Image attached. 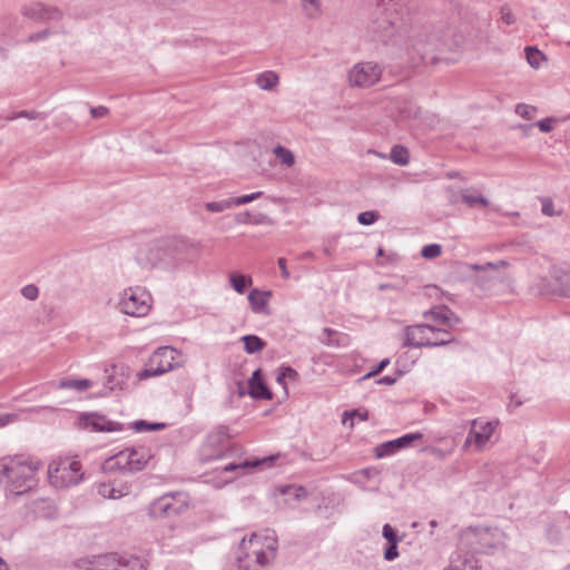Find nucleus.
Returning a JSON list of instances; mask_svg holds the SVG:
<instances>
[{
  "instance_id": "obj_25",
  "label": "nucleus",
  "mask_w": 570,
  "mask_h": 570,
  "mask_svg": "<svg viewBox=\"0 0 570 570\" xmlns=\"http://www.w3.org/2000/svg\"><path fill=\"white\" fill-rule=\"evenodd\" d=\"M97 493L105 499H119L129 493V487L115 488L111 483L97 484Z\"/></svg>"
},
{
  "instance_id": "obj_19",
  "label": "nucleus",
  "mask_w": 570,
  "mask_h": 570,
  "mask_svg": "<svg viewBox=\"0 0 570 570\" xmlns=\"http://www.w3.org/2000/svg\"><path fill=\"white\" fill-rule=\"evenodd\" d=\"M130 452L129 448L119 451L114 456L107 459L104 469L108 471H120L121 473H130Z\"/></svg>"
},
{
  "instance_id": "obj_10",
  "label": "nucleus",
  "mask_w": 570,
  "mask_h": 570,
  "mask_svg": "<svg viewBox=\"0 0 570 570\" xmlns=\"http://www.w3.org/2000/svg\"><path fill=\"white\" fill-rule=\"evenodd\" d=\"M118 306L124 314L141 317L147 315L150 309L151 296L144 288L130 287L124 291Z\"/></svg>"
},
{
  "instance_id": "obj_6",
  "label": "nucleus",
  "mask_w": 570,
  "mask_h": 570,
  "mask_svg": "<svg viewBox=\"0 0 570 570\" xmlns=\"http://www.w3.org/2000/svg\"><path fill=\"white\" fill-rule=\"evenodd\" d=\"M181 353L170 346L158 347L149 358L147 367L138 373L139 380L161 375L179 366Z\"/></svg>"
},
{
  "instance_id": "obj_41",
  "label": "nucleus",
  "mask_w": 570,
  "mask_h": 570,
  "mask_svg": "<svg viewBox=\"0 0 570 570\" xmlns=\"http://www.w3.org/2000/svg\"><path fill=\"white\" fill-rule=\"evenodd\" d=\"M379 217H380V215L377 212H373V210L363 212V213L358 214L357 222L361 225L367 226V225L374 224L379 219Z\"/></svg>"
},
{
  "instance_id": "obj_12",
  "label": "nucleus",
  "mask_w": 570,
  "mask_h": 570,
  "mask_svg": "<svg viewBox=\"0 0 570 570\" xmlns=\"http://www.w3.org/2000/svg\"><path fill=\"white\" fill-rule=\"evenodd\" d=\"M382 71L379 63L372 61L358 62L350 70L348 81L351 86L367 88L381 79Z\"/></svg>"
},
{
  "instance_id": "obj_21",
  "label": "nucleus",
  "mask_w": 570,
  "mask_h": 570,
  "mask_svg": "<svg viewBox=\"0 0 570 570\" xmlns=\"http://www.w3.org/2000/svg\"><path fill=\"white\" fill-rule=\"evenodd\" d=\"M130 473L141 471L151 459L150 450L145 446L129 448Z\"/></svg>"
},
{
  "instance_id": "obj_23",
  "label": "nucleus",
  "mask_w": 570,
  "mask_h": 570,
  "mask_svg": "<svg viewBox=\"0 0 570 570\" xmlns=\"http://www.w3.org/2000/svg\"><path fill=\"white\" fill-rule=\"evenodd\" d=\"M461 200L470 208L489 206V200L472 187L461 191Z\"/></svg>"
},
{
  "instance_id": "obj_13",
  "label": "nucleus",
  "mask_w": 570,
  "mask_h": 570,
  "mask_svg": "<svg viewBox=\"0 0 570 570\" xmlns=\"http://www.w3.org/2000/svg\"><path fill=\"white\" fill-rule=\"evenodd\" d=\"M98 566L101 570H141L140 560L131 556H121L118 553H107L99 557Z\"/></svg>"
},
{
  "instance_id": "obj_36",
  "label": "nucleus",
  "mask_w": 570,
  "mask_h": 570,
  "mask_svg": "<svg viewBox=\"0 0 570 570\" xmlns=\"http://www.w3.org/2000/svg\"><path fill=\"white\" fill-rule=\"evenodd\" d=\"M354 417H357L361 421H366L368 419V411L364 410V409H355L352 411H345L343 414L342 422H343V424H346L347 420L350 419L351 420L350 426L353 428V425H354L353 419Z\"/></svg>"
},
{
  "instance_id": "obj_32",
  "label": "nucleus",
  "mask_w": 570,
  "mask_h": 570,
  "mask_svg": "<svg viewBox=\"0 0 570 570\" xmlns=\"http://www.w3.org/2000/svg\"><path fill=\"white\" fill-rule=\"evenodd\" d=\"M442 27H424L412 38V45L415 43L420 38L423 40L429 39L430 42H436L438 38H441Z\"/></svg>"
},
{
  "instance_id": "obj_15",
  "label": "nucleus",
  "mask_w": 570,
  "mask_h": 570,
  "mask_svg": "<svg viewBox=\"0 0 570 570\" xmlns=\"http://www.w3.org/2000/svg\"><path fill=\"white\" fill-rule=\"evenodd\" d=\"M81 428H91L96 432H116L121 431L122 425L118 422L108 420L105 415L98 413H81L78 417Z\"/></svg>"
},
{
  "instance_id": "obj_20",
  "label": "nucleus",
  "mask_w": 570,
  "mask_h": 570,
  "mask_svg": "<svg viewBox=\"0 0 570 570\" xmlns=\"http://www.w3.org/2000/svg\"><path fill=\"white\" fill-rule=\"evenodd\" d=\"M425 317L431 316L433 321L453 327L458 325L461 320L448 306H440L432 308L424 314Z\"/></svg>"
},
{
  "instance_id": "obj_17",
  "label": "nucleus",
  "mask_w": 570,
  "mask_h": 570,
  "mask_svg": "<svg viewBox=\"0 0 570 570\" xmlns=\"http://www.w3.org/2000/svg\"><path fill=\"white\" fill-rule=\"evenodd\" d=\"M423 439L420 432L409 433L399 439L384 442L375 448L376 458H384L394 454L400 449L411 445L414 441Z\"/></svg>"
},
{
  "instance_id": "obj_55",
  "label": "nucleus",
  "mask_w": 570,
  "mask_h": 570,
  "mask_svg": "<svg viewBox=\"0 0 570 570\" xmlns=\"http://www.w3.org/2000/svg\"><path fill=\"white\" fill-rule=\"evenodd\" d=\"M12 32H13V27L11 26L10 19L9 18L1 19L0 20V33L7 35V33H12Z\"/></svg>"
},
{
  "instance_id": "obj_24",
  "label": "nucleus",
  "mask_w": 570,
  "mask_h": 570,
  "mask_svg": "<svg viewBox=\"0 0 570 570\" xmlns=\"http://www.w3.org/2000/svg\"><path fill=\"white\" fill-rule=\"evenodd\" d=\"M275 460H276V456H267L262 460H255L253 462H250V461H243L240 463L229 462V463L225 464L224 466H222V469L225 472H232V471H236V470H246L249 466H252V468H257L261 465L272 466V464Z\"/></svg>"
},
{
  "instance_id": "obj_11",
  "label": "nucleus",
  "mask_w": 570,
  "mask_h": 570,
  "mask_svg": "<svg viewBox=\"0 0 570 570\" xmlns=\"http://www.w3.org/2000/svg\"><path fill=\"white\" fill-rule=\"evenodd\" d=\"M187 508V494L184 492L166 493L151 502L148 508L151 518H169L180 514Z\"/></svg>"
},
{
  "instance_id": "obj_44",
  "label": "nucleus",
  "mask_w": 570,
  "mask_h": 570,
  "mask_svg": "<svg viewBox=\"0 0 570 570\" xmlns=\"http://www.w3.org/2000/svg\"><path fill=\"white\" fill-rule=\"evenodd\" d=\"M303 7L308 17H314L320 10V0H303Z\"/></svg>"
},
{
  "instance_id": "obj_47",
  "label": "nucleus",
  "mask_w": 570,
  "mask_h": 570,
  "mask_svg": "<svg viewBox=\"0 0 570 570\" xmlns=\"http://www.w3.org/2000/svg\"><path fill=\"white\" fill-rule=\"evenodd\" d=\"M323 333L326 335V338H321L322 343L328 345V346H332V345H340L338 341L334 340L333 337L337 335V332L330 328V327H325L323 330Z\"/></svg>"
},
{
  "instance_id": "obj_29",
  "label": "nucleus",
  "mask_w": 570,
  "mask_h": 570,
  "mask_svg": "<svg viewBox=\"0 0 570 570\" xmlns=\"http://www.w3.org/2000/svg\"><path fill=\"white\" fill-rule=\"evenodd\" d=\"M240 341L244 343V350L248 354L258 353L266 346V342L257 335H244Z\"/></svg>"
},
{
  "instance_id": "obj_31",
  "label": "nucleus",
  "mask_w": 570,
  "mask_h": 570,
  "mask_svg": "<svg viewBox=\"0 0 570 570\" xmlns=\"http://www.w3.org/2000/svg\"><path fill=\"white\" fill-rule=\"evenodd\" d=\"M390 158L394 164L405 166L410 161L409 149L402 145H395L391 149Z\"/></svg>"
},
{
  "instance_id": "obj_39",
  "label": "nucleus",
  "mask_w": 570,
  "mask_h": 570,
  "mask_svg": "<svg viewBox=\"0 0 570 570\" xmlns=\"http://www.w3.org/2000/svg\"><path fill=\"white\" fill-rule=\"evenodd\" d=\"M442 253V247L439 244H430L422 248L421 255L426 259H432L440 256Z\"/></svg>"
},
{
  "instance_id": "obj_64",
  "label": "nucleus",
  "mask_w": 570,
  "mask_h": 570,
  "mask_svg": "<svg viewBox=\"0 0 570 570\" xmlns=\"http://www.w3.org/2000/svg\"><path fill=\"white\" fill-rule=\"evenodd\" d=\"M434 336H430L432 340H441V338H446L449 336H452L448 331H446V334H443V333H432Z\"/></svg>"
},
{
  "instance_id": "obj_60",
  "label": "nucleus",
  "mask_w": 570,
  "mask_h": 570,
  "mask_svg": "<svg viewBox=\"0 0 570 570\" xmlns=\"http://www.w3.org/2000/svg\"><path fill=\"white\" fill-rule=\"evenodd\" d=\"M294 490V497L297 500H302L303 498H306L307 491L303 487L293 488Z\"/></svg>"
},
{
  "instance_id": "obj_50",
  "label": "nucleus",
  "mask_w": 570,
  "mask_h": 570,
  "mask_svg": "<svg viewBox=\"0 0 570 570\" xmlns=\"http://www.w3.org/2000/svg\"><path fill=\"white\" fill-rule=\"evenodd\" d=\"M389 364H390V360L389 358L382 360L371 372L365 374L362 377V380H366L368 377L379 375Z\"/></svg>"
},
{
  "instance_id": "obj_48",
  "label": "nucleus",
  "mask_w": 570,
  "mask_h": 570,
  "mask_svg": "<svg viewBox=\"0 0 570 570\" xmlns=\"http://www.w3.org/2000/svg\"><path fill=\"white\" fill-rule=\"evenodd\" d=\"M541 203H542V213L546 215V216H554L557 215L558 213L554 210V205H553V202L550 199V198H542L541 199Z\"/></svg>"
},
{
  "instance_id": "obj_33",
  "label": "nucleus",
  "mask_w": 570,
  "mask_h": 570,
  "mask_svg": "<svg viewBox=\"0 0 570 570\" xmlns=\"http://www.w3.org/2000/svg\"><path fill=\"white\" fill-rule=\"evenodd\" d=\"M229 282L232 287L238 293L243 294L248 285L252 284V277L244 274H230Z\"/></svg>"
},
{
  "instance_id": "obj_38",
  "label": "nucleus",
  "mask_w": 570,
  "mask_h": 570,
  "mask_svg": "<svg viewBox=\"0 0 570 570\" xmlns=\"http://www.w3.org/2000/svg\"><path fill=\"white\" fill-rule=\"evenodd\" d=\"M205 207L207 210L212 212V213H220V212H224L225 209H228L232 207V203L228 199H224V200H220V202H209V203H206L205 204Z\"/></svg>"
},
{
  "instance_id": "obj_51",
  "label": "nucleus",
  "mask_w": 570,
  "mask_h": 570,
  "mask_svg": "<svg viewBox=\"0 0 570 570\" xmlns=\"http://www.w3.org/2000/svg\"><path fill=\"white\" fill-rule=\"evenodd\" d=\"M19 414L17 413H4L0 415V428H3L10 423L17 422Z\"/></svg>"
},
{
  "instance_id": "obj_46",
  "label": "nucleus",
  "mask_w": 570,
  "mask_h": 570,
  "mask_svg": "<svg viewBox=\"0 0 570 570\" xmlns=\"http://www.w3.org/2000/svg\"><path fill=\"white\" fill-rule=\"evenodd\" d=\"M501 19L507 24H513L515 22V17L512 13L510 7L508 4H504L500 9Z\"/></svg>"
},
{
  "instance_id": "obj_56",
  "label": "nucleus",
  "mask_w": 570,
  "mask_h": 570,
  "mask_svg": "<svg viewBox=\"0 0 570 570\" xmlns=\"http://www.w3.org/2000/svg\"><path fill=\"white\" fill-rule=\"evenodd\" d=\"M90 112L94 118H101L108 114V108L105 106L92 107Z\"/></svg>"
},
{
  "instance_id": "obj_5",
  "label": "nucleus",
  "mask_w": 570,
  "mask_h": 570,
  "mask_svg": "<svg viewBox=\"0 0 570 570\" xmlns=\"http://www.w3.org/2000/svg\"><path fill=\"white\" fill-rule=\"evenodd\" d=\"M502 537L498 528L470 527L461 534V544L472 553H489L495 549Z\"/></svg>"
},
{
  "instance_id": "obj_26",
  "label": "nucleus",
  "mask_w": 570,
  "mask_h": 570,
  "mask_svg": "<svg viewBox=\"0 0 570 570\" xmlns=\"http://www.w3.org/2000/svg\"><path fill=\"white\" fill-rule=\"evenodd\" d=\"M94 385L91 380L88 379H63L59 381L58 389L61 390H73L78 393H82L89 390Z\"/></svg>"
},
{
  "instance_id": "obj_42",
  "label": "nucleus",
  "mask_w": 570,
  "mask_h": 570,
  "mask_svg": "<svg viewBox=\"0 0 570 570\" xmlns=\"http://www.w3.org/2000/svg\"><path fill=\"white\" fill-rule=\"evenodd\" d=\"M382 534L387 540V543H399L400 541L396 531L389 523L383 525Z\"/></svg>"
},
{
  "instance_id": "obj_28",
  "label": "nucleus",
  "mask_w": 570,
  "mask_h": 570,
  "mask_svg": "<svg viewBox=\"0 0 570 570\" xmlns=\"http://www.w3.org/2000/svg\"><path fill=\"white\" fill-rule=\"evenodd\" d=\"M271 293H263L258 289H253L248 294V301L254 313H261L264 311L268 303V296Z\"/></svg>"
},
{
  "instance_id": "obj_7",
  "label": "nucleus",
  "mask_w": 570,
  "mask_h": 570,
  "mask_svg": "<svg viewBox=\"0 0 570 570\" xmlns=\"http://www.w3.org/2000/svg\"><path fill=\"white\" fill-rule=\"evenodd\" d=\"M230 448L229 430L219 425L208 433L200 449V461L206 463L223 459Z\"/></svg>"
},
{
  "instance_id": "obj_9",
  "label": "nucleus",
  "mask_w": 570,
  "mask_h": 570,
  "mask_svg": "<svg viewBox=\"0 0 570 570\" xmlns=\"http://www.w3.org/2000/svg\"><path fill=\"white\" fill-rule=\"evenodd\" d=\"M443 333L446 334L445 330L438 328L432 325L421 324V325H412L405 328V347H434V346H443L454 342L453 336H449L446 338L441 340H432L428 333Z\"/></svg>"
},
{
  "instance_id": "obj_63",
  "label": "nucleus",
  "mask_w": 570,
  "mask_h": 570,
  "mask_svg": "<svg viewBox=\"0 0 570 570\" xmlns=\"http://www.w3.org/2000/svg\"><path fill=\"white\" fill-rule=\"evenodd\" d=\"M165 428L164 423H149L148 431H158Z\"/></svg>"
},
{
  "instance_id": "obj_34",
  "label": "nucleus",
  "mask_w": 570,
  "mask_h": 570,
  "mask_svg": "<svg viewBox=\"0 0 570 570\" xmlns=\"http://www.w3.org/2000/svg\"><path fill=\"white\" fill-rule=\"evenodd\" d=\"M273 153L276 158L286 167H292L294 165L295 157L289 149L278 145L273 149Z\"/></svg>"
},
{
  "instance_id": "obj_16",
  "label": "nucleus",
  "mask_w": 570,
  "mask_h": 570,
  "mask_svg": "<svg viewBox=\"0 0 570 570\" xmlns=\"http://www.w3.org/2000/svg\"><path fill=\"white\" fill-rule=\"evenodd\" d=\"M22 14L36 21L59 20L62 17L61 11L56 7H46L41 2H35L22 8Z\"/></svg>"
},
{
  "instance_id": "obj_58",
  "label": "nucleus",
  "mask_w": 570,
  "mask_h": 570,
  "mask_svg": "<svg viewBox=\"0 0 570 570\" xmlns=\"http://www.w3.org/2000/svg\"><path fill=\"white\" fill-rule=\"evenodd\" d=\"M277 264H278V267H279V269H281V274H282V276H283L285 279L289 278L291 274H289V272H288V269H287L286 259H285V258H283V257H282V258H278Z\"/></svg>"
},
{
  "instance_id": "obj_35",
  "label": "nucleus",
  "mask_w": 570,
  "mask_h": 570,
  "mask_svg": "<svg viewBox=\"0 0 570 570\" xmlns=\"http://www.w3.org/2000/svg\"><path fill=\"white\" fill-rule=\"evenodd\" d=\"M525 57L528 63L533 68H539L541 61L544 59V55L533 47L525 48Z\"/></svg>"
},
{
  "instance_id": "obj_2",
  "label": "nucleus",
  "mask_w": 570,
  "mask_h": 570,
  "mask_svg": "<svg viewBox=\"0 0 570 570\" xmlns=\"http://www.w3.org/2000/svg\"><path fill=\"white\" fill-rule=\"evenodd\" d=\"M374 39L384 43L396 42L404 31L402 6L396 0H380L372 11L367 27Z\"/></svg>"
},
{
  "instance_id": "obj_40",
  "label": "nucleus",
  "mask_w": 570,
  "mask_h": 570,
  "mask_svg": "<svg viewBox=\"0 0 570 570\" xmlns=\"http://www.w3.org/2000/svg\"><path fill=\"white\" fill-rule=\"evenodd\" d=\"M535 111L537 108L534 106H530L527 104H518L515 106V114L524 119H531Z\"/></svg>"
},
{
  "instance_id": "obj_59",
  "label": "nucleus",
  "mask_w": 570,
  "mask_h": 570,
  "mask_svg": "<svg viewBox=\"0 0 570 570\" xmlns=\"http://www.w3.org/2000/svg\"><path fill=\"white\" fill-rule=\"evenodd\" d=\"M297 373L295 370H293L292 367H286L284 370L283 373H281L278 376H277V382L278 383H283V380L286 377V376H289V377H293V376H296Z\"/></svg>"
},
{
  "instance_id": "obj_61",
  "label": "nucleus",
  "mask_w": 570,
  "mask_h": 570,
  "mask_svg": "<svg viewBox=\"0 0 570 570\" xmlns=\"http://www.w3.org/2000/svg\"><path fill=\"white\" fill-rule=\"evenodd\" d=\"M148 425L149 423L144 421V420H140V421H136L134 423V428L136 431L138 432H141V431H148Z\"/></svg>"
},
{
  "instance_id": "obj_43",
  "label": "nucleus",
  "mask_w": 570,
  "mask_h": 570,
  "mask_svg": "<svg viewBox=\"0 0 570 570\" xmlns=\"http://www.w3.org/2000/svg\"><path fill=\"white\" fill-rule=\"evenodd\" d=\"M21 294L24 298L29 301H35L39 295V289L36 285L29 284L21 288Z\"/></svg>"
},
{
  "instance_id": "obj_62",
  "label": "nucleus",
  "mask_w": 570,
  "mask_h": 570,
  "mask_svg": "<svg viewBox=\"0 0 570 570\" xmlns=\"http://www.w3.org/2000/svg\"><path fill=\"white\" fill-rule=\"evenodd\" d=\"M116 383L114 382V377L110 375L108 376L106 383H105V387H107L109 391H114L115 387H116Z\"/></svg>"
},
{
  "instance_id": "obj_37",
  "label": "nucleus",
  "mask_w": 570,
  "mask_h": 570,
  "mask_svg": "<svg viewBox=\"0 0 570 570\" xmlns=\"http://www.w3.org/2000/svg\"><path fill=\"white\" fill-rule=\"evenodd\" d=\"M263 193L262 191H256V193H252V194H248V195H243V196H239V197H234V198H229L230 203H232V206H240V205H245V204H248L253 200H256L258 199L259 197H262Z\"/></svg>"
},
{
  "instance_id": "obj_14",
  "label": "nucleus",
  "mask_w": 570,
  "mask_h": 570,
  "mask_svg": "<svg viewBox=\"0 0 570 570\" xmlns=\"http://www.w3.org/2000/svg\"><path fill=\"white\" fill-rule=\"evenodd\" d=\"M497 424L498 422H484L480 419L473 420L471 422V429L464 442V446H468L472 442L475 443V445L479 449L484 446L485 443L490 440L492 433L494 432Z\"/></svg>"
},
{
  "instance_id": "obj_54",
  "label": "nucleus",
  "mask_w": 570,
  "mask_h": 570,
  "mask_svg": "<svg viewBox=\"0 0 570 570\" xmlns=\"http://www.w3.org/2000/svg\"><path fill=\"white\" fill-rule=\"evenodd\" d=\"M50 33L49 29H45L40 32L32 33L28 37V42H36L46 39Z\"/></svg>"
},
{
  "instance_id": "obj_22",
  "label": "nucleus",
  "mask_w": 570,
  "mask_h": 570,
  "mask_svg": "<svg viewBox=\"0 0 570 570\" xmlns=\"http://www.w3.org/2000/svg\"><path fill=\"white\" fill-rule=\"evenodd\" d=\"M509 266V263L504 259L498 261L495 263L488 262L485 264H470L469 269L482 272L487 275L480 276V281H488L493 279L495 276L493 275L494 272H498L501 268H505Z\"/></svg>"
},
{
  "instance_id": "obj_8",
  "label": "nucleus",
  "mask_w": 570,
  "mask_h": 570,
  "mask_svg": "<svg viewBox=\"0 0 570 570\" xmlns=\"http://www.w3.org/2000/svg\"><path fill=\"white\" fill-rule=\"evenodd\" d=\"M48 478L56 488H68L78 484L81 479V464L75 460H60L48 466Z\"/></svg>"
},
{
  "instance_id": "obj_3",
  "label": "nucleus",
  "mask_w": 570,
  "mask_h": 570,
  "mask_svg": "<svg viewBox=\"0 0 570 570\" xmlns=\"http://www.w3.org/2000/svg\"><path fill=\"white\" fill-rule=\"evenodd\" d=\"M462 45V36L456 35L451 28H443L441 38L436 42H430L429 39H419L411 45L425 62L436 63L439 61H451L452 58L443 56L446 52H456Z\"/></svg>"
},
{
  "instance_id": "obj_45",
  "label": "nucleus",
  "mask_w": 570,
  "mask_h": 570,
  "mask_svg": "<svg viewBox=\"0 0 570 570\" xmlns=\"http://www.w3.org/2000/svg\"><path fill=\"white\" fill-rule=\"evenodd\" d=\"M560 292L562 295L570 296V273H563L559 277Z\"/></svg>"
},
{
  "instance_id": "obj_30",
  "label": "nucleus",
  "mask_w": 570,
  "mask_h": 570,
  "mask_svg": "<svg viewBox=\"0 0 570 570\" xmlns=\"http://www.w3.org/2000/svg\"><path fill=\"white\" fill-rule=\"evenodd\" d=\"M279 81L274 71H264L256 77V85L263 90H272Z\"/></svg>"
},
{
  "instance_id": "obj_52",
  "label": "nucleus",
  "mask_w": 570,
  "mask_h": 570,
  "mask_svg": "<svg viewBox=\"0 0 570 570\" xmlns=\"http://www.w3.org/2000/svg\"><path fill=\"white\" fill-rule=\"evenodd\" d=\"M556 119L554 118H546V119H541L539 120L535 126L539 127V129L542 131V132H550L552 130V122H554Z\"/></svg>"
},
{
  "instance_id": "obj_57",
  "label": "nucleus",
  "mask_w": 570,
  "mask_h": 570,
  "mask_svg": "<svg viewBox=\"0 0 570 570\" xmlns=\"http://www.w3.org/2000/svg\"><path fill=\"white\" fill-rule=\"evenodd\" d=\"M401 375V372L397 373L396 375L392 376V375H385L383 377H381L380 380H377V383L379 384H385V385H393L397 379L400 377Z\"/></svg>"
},
{
  "instance_id": "obj_49",
  "label": "nucleus",
  "mask_w": 570,
  "mask_h": 570,
  "mask_svg": "<svg viewBox=\"0 0 570 570\" xmlns=\"http://www.w3.org/2000/svg\"><path fill=\"white\" fill-rule=\"evenodd\" d=\"M397 557H399L397 543H387V547L384 550V559L387 561H393Z\"/></svg>"
},
{
  "instance_id": "obj_53",
  "label": "nucleus",
  "mask_w": 570,
  "mask_h": 570,
  "mask_svg": "<svg viewBox=\"0 0 570 570\" xmlns=\"http://www.w3.org/2000/svg\"><path fill=\"white\" fill-rule=\"evenodd\" d=\"M38 116H39V114L36 112V111L22 110V111H19L17 114H14L11 117H8V120H13V119L21 118V117H24V118H28V119L32 120V119H36Z\"/></svg>"
},
{
  "instance_id": "obj_1",
  "label": "nucleus",
  "mask_w": 570,
  "mask_h": 570,
  "mask_svg": "<svg viewBox=\"0 0 570 570\" xmlns=\"http://www.w3.org/2000/svg\"><path fill=\"white\" fill-rule=\"evenodd\" d=\"M41 466L40 461L31 459H9L0 463V487L6 495L18 497L31 491L37 485Z\"/></svg>"
},
{
  "instance_id": "obj_18",
  "label": "nucleus",
  "mask_w": 570,
  "mask_h": 570,
  "mask_svg": "<svg viewBox=\"0 0 570 570\" xmlns=\"http://www.w3.org/2000/svg\"><path fill=\"white\" fill-rule=\"evenodd\" d=\"M249 395L255 400H272L273 393L264 382L261 368L253 372L248 380Z\"/></svg>"
},
{
  "instance_id": "obj_27",
  "label": "nucleus",
  "mask_w": 570,
  "mask_h": 570,
  "mask_svg": "<svg viewBox=\"0 0 570 570\" xmlns=\"http://www.w3.org/2000/svg\"><path fill=\"white\" fill-rule=\"evenodd\" d=\"M238 224H254V225H272V219L266 214H250L249 212L239 213L235 216Z\"/></svg>"
},
{
  "instance_id": "obj_4",
  "label": "nucleus",
  "mask_w": 570,
  "mask_h": 570,
  "mask_svg": "<svg viewBox=\"0 0 570 570\" xmlns=\"http://www.w3.org/2000/svg\"><path fill=\"white\" fill-rule=\"evenodd\" d=\"M267 534L262 537L256 533L252 534L248 540L249 549L247 548L246 540L243 539L240 542V554L237 556V563L240 570H256L252 569L250 564L246 562L249 557L255 558L257 566L264 567L269 564L274 558L277 548L276 539L266 531Z\"/></svg>"
}]
</instances>
